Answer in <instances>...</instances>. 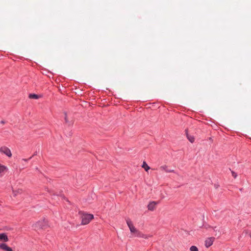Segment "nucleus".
<instances>
[{"label":"nucleus","instance_id":"f257e3e1","mask_svg":"<svg viewBox=\"0 0 251 251\" xmlns=\"http://www.w3.org/2000/svg\"><path fill=\"white\" fill-rule=\"evenodd\" d=\"M81 217L82 219L81 224L87 225L94 218V216L90 214L83 213Z\"/></svg>","mask_w":251,"mask_h":251},{"label":"nucleus","instance_id":"f03ea898","mask_svg":"<svg viewBox=\"0 0 251 251\" xmlns=\"http://www.w3.org/2000/svg\"><path fill=\"white\" fill-rule=\"evenodd\" d=\"M47 221L44 219L36 223L34 225V226L35 228L37 229L45 228V227L47 226Z\"/></svg>","mask_w":251,"mask_h":251},{"label":"nucleus","instance_id":"7ed1b4c3","mask_svg":"<svg viewBox=\"0 0 251 251\" xmlns=\"http://www.w3.org/2000/svg\"><path fill=\"white\" fill-rule=\"evenodd\" d=\"M0 152L2 153L9 157H11L12 153L10 149L5 146H2L0 148Z\"/></svg>","mask_w":251,"mask_h":251},{"label":"nucleus","instance_id":"20e7f679","mask_svg":"<svg viewBox=\"0 0 251 251\" xmlns=\"http://www.w3.org/2000/svg\"><path fill=\"white\" fill-rule=\"evenodd\" d=\"M214 240H215L214 237H209V238H206L205 240V243H204L205 246L206 248H209L213 244Z\"/></svg>","mask_w":251,"mask_h":251},{"label":"nucleus","instance_id":"39448f33","mask_svg":"<svg viewBox=\"0 0 251 251\" xmlns=\"http://www.w3.org/2000/svg\"><path fill=\"white\" fill-rule=\"evenodd\" d=\"M126 223L131 232L136 233V232H137L138 230L136 229L129 220H126Z\"/></svg>","mask_w":251,"mask_h":251},{"label":"nucleus","instance_id":"423d86ee","mask_svg":"<svg viewBox=\"0 0 251 251\" xmlns=\"http://www.w3.org/2000/svg\"><path fill=\"white\" fill-rule=\"evenodd\" d=\"M0 249L5 251H13L11 248L4 243L0 244Z\"/></svg>","mask_w":251,"mask_h":251},{"label":"nucleus","instance_id":"0eeeda50","mask_svg":"<svg viewBox=\"0 0 251 251\" xmlns=\"http://www.w3.org/2000/svg\"><path fill=\"white\" fill-rule=\"evenodd\" d=\"M157 203L155 201H152L150 202L148 205V209L151 211H153L155 208Z\"/></svg>","mask_w":251,"mask_h":251},{"label":"nucleus","instance_id":"6e6552de","mask_svg":"<svg viewBox=\"0 0 251 251\" xmlns=\"http://www.w3.org/2000/svg\"><path fill=\"white\" fill-rule=\"evenodd\" d=\"M160 169L161 171H165L167 173H171V172H174L173 170L169 169L168 168V166H166V165L161 166L160 167Z\"/></svg>","mask_w":251,"mask_h":251},{"label":"nucleus","instance_id":"1a4fd4ad","mask_svg":"<svg viewBox=\"0 0 251 251\" xmlns=\"http://www.w3.org/2000/svg\"><path fill=\"white\" fill-rule=\"evenodd\" d=\"M0 241L3 242L8 241V238L7 235L5 233L0 234Z\"/></svg>","mask_w":251,"mask_h":251},{"label":"nucleus","instance_id":"9d476101","mask_svg":"<svg viewBox=\"0 0 251 251\" xmlns=\"http://www.w3.org/2000/svg\"><path fill=\"white\" fill-rule=\"evenodd\" d=\"M185 131H186V134L187 137L188 139L189 140V141L191 143H193L194 142V141H195L194 137L193 136H191V135H190L188 133L187 130H186Z\"/></svg>","mask_w":251,"mask_h":251},{"label":"nucleus","instance_id":"9b49d317","mask_svg":"<svg viewBox=\"0 0 251 251\" xmlns=\"http://www.w3.org/2000/svg\"><path fill=\"white\" fill-rule=\"evenodd\" d=\"M7 170V168L0 163V174H2Z\"/></svg>","mask_w":251,"mask_h":251},{"label":"nucleus","instance_id":"f8f14e48","mask_svg":"<svg viewBox=\"0 0 251 251\" xmlns=\"http://www.w3.org/2000/svg\"><path fill=\"white\" fill-rule=\"evenodd\" d=\"M142 167L147 172L150 169V167L148 165V164L145 161L143 162Z\"/></svg>","mask_w":251,"mask_h":251},{"label":"nucleus","instance_id":"ddd939ff","mask_svg":"<svg viewBox=\"0 0 251 251\" xmlns=\"http://www.w3.org/2000/svg\"><path fill=\"white\" fill-rule=\"evenodd\" d=\"M40 97L39 95L34 94H31L29 95V98L30 99H38Z\"/></svg>","mask_w":251,"mask_h":251},{"label":"nucleus","instance_id":"4468645a","mask_svg":"<svg viewBox=\"0 0 251 251\" xmlns=\"http://www.w3.org/2000/svg\"><path fill=\"white\" fill-rule=\"evenodd\" d=\"M190 250L191 251H199L198 248L195 246H191L190 248Z\"/></svg>","mask_w":251,"mask_h":251},{"label":"nucleus","instance_id":"2eb2a0df","mask_svg":"<svg viewBox=\"0 0 251 251\" xmlns=\"http://www.w3.org/2000/svg\"><path fill=\"white\" fill-rule=\"evenodd\" d=\"M135 234H136V236L137 237H144V234L138 230H137V232H136Z\"/></svg>","mask_w":251,"mask_h":251},{"label":"nucleus","instance_id":"dca6fc26","mask_svg":"<svg viewBox=\"0 0 251 251\" xmlns=\"http://www.w3.org/2000/svg\"><path fill=\"white\" fill-rule=\"evenodd\" d=\"M22 190L21 189H18L17 191H13V193L14 195V196H17L18 193H21L22 192Z\"/></svg>","mask_w":251,"mask_h":251},{"label":"nucleus","instance_id":"f3484780","mask_svg":"<svg viewBox=\"0 0 251 251\" xmlns=\"http://www.w3.org/2000/svg\"><path fill=\"white\" fill-rule=\"evenodd\" d=\"M232 176L236 178L237 177V174L233 171L231 172Z\"/></svg>","mask_w":251,"mask_h":251},{"label":"nucleus","instance_id":"a211bd4d","mask_svg":"<svg viewBox=\"0 0 251 251\" xmlns=\"http://www.w3.org/2000/svg\"><path fill=\"white\" fill-rule=\"evenodd\" d=\"M65 122H66V123H68L69 122V121H68V119L67 118V115H66V113L65 114Z\"/></svg>","mask_w":251,"mask_h":251},{"label":"nucleus","instance_id":"6ab92c4d","mask_svg":"<svg viewBox=\"0 0 251 251\" xmlns=\"http://www.w3.org/2000/svg\"><path fill=\"white\" fill-rule=\"evenodd\" d=\"M32 158V157H30L29 159H23V160L25 161V162H27L28 160L30 159L31 158Z\"/></svg>","mask_w":251,"mask_h":251},{"label":"nucleus","instance_id":"aec40b11","mask_svg":"<svg viewBox=\"0 0 251 251\" xmlns=\"http://www.w3.org/2000/svg\"><path fill=\"white\" fill-rule=\"evenodd\" d=\"M142 237V238H146V239L148 238L147 236V235H144V237Z\"/></svg>","mask_w":251,"mask_h":251},{"label":"nucleus","instance_id":"412c9836","mask_svg":"<svg viewBox=\"0 0 251 251\" xmlns=\"http://www.w3.org/2000/svg\"><path fill=\"white\" fill-rule=\"evenodd\" d=\"M214 230L215 231H217V227H216V226H215V227H214Z\"/></svg>","mask_w":251,"mask_h":251},{"label":"nucleus","instance_id":"4be33fe9","mask_svg":"<svg viewBox=\"0 0 251 251\" xmlns=\"http://www.w3.org/2000/svg\"><path fill=\"white\" fill-rule=\"evenodd\" d=\"M1 124H5V122H4V121H2L1 122Z\"/></svg>","mask_w":251,"mask_h":251}]
</instances>
